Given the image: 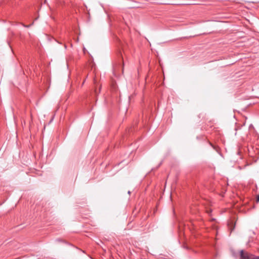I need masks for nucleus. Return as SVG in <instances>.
Returning <instances> with one entry per match:
<instances>
[{
	"instance_id": "nucleus-3",
	"label": "nucleus",
	"mask_w": 259,
	"mask_h": 259,
	"mask_svg": "<svg viewBox=\"0 0 259 259\" xmlns=\"http://www.w3.org/2000/svg\"><path fill=\"white\" fill-rule=\"evenodd\" d=\"M57 241H58V242H65V241L62 240L61 239H57L56 240Z\"/></svg>"
},
{
	"instance_id": "nucleus-5",
	"label": "nucleus",
	"mask_w": 259,
	"mask_h": 259,
	"mask_svg": "<svg viewBox=\"0 0 259 259\" xmlns=\"http://www.w3.org/2000/svg\"><path fill=\"white\" fill-rule=\"evenodd\" d=\"M210 145L212 146V145L211 143H210Z\"/></svg>"
},
{
	"instance_id": "nucleus-1",
	"label": "nucleus",
	"mask_w": 259,
	"mask_h": 259,
	"mask_svg": "<svg viewBox=\"0 0 259 259\" xmlns=\"http://www.w3.org/2000/svg\"><path fill=\"white\" fill-rule=\"evenodd\" d=\"M240 259H259V256H256L243 250L240 251Z\"/></svg>"
},
{
	"instance_id": "nucleus-2",
	"label": "nucleus",
	"mask_w": 259,
	"mask_h": 259,
	"mask_svg": "<svg viewBox=\"0 0 259 259\" xmlns=\"http://www.w3.org/2000/svg\"><path fill=\"white\" fill-rule=\"evenodd\" d=\"M21 24L24 27H26V28H28L29 27H30L31 26H32L33 24V22H32L31 24H30V25H25L23 23H21Z\"/></svg>"
},
{
	"instance_id": "nucleus-4",
	"label": "nucleus",
	"mask_w": 259,
	"mask_h": 259,
	"mask_svg": "<svg viewBox=\"0 0 259 259\" xmlns=\"http://www.w3.org/2000/svg\"><path fill=\"white\" fill-rule=\"evenodd\" d=\"M256 202H259V195H258L256 197Z\"/></svg>"
}]
</instances>
